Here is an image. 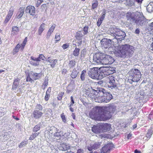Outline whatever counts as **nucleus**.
Segmentation results:
<instances>
[{
    "mask_svg": "<svg viewBox=\"0 0 153 153\" xmlns=\"http://www.w3.org/2000/svg\"><path fill=\"white\" fill-rule=\"evenodd\" d=\"M88 27L87 26H85L83 28V31L84 35H85L87 34L88 33Z\"/></svg>",
    "mask_w": 153,
    "mask_h": 153,
    "instance_id": "obj_49",
    "label": "nucleus"
},
{
    "mask_svg": "<svg viewBox=\"0 0 153 153\" xmlns=\"http://www.w3.org/2000/svg\"><path fill=\"white\" fill-rule=\"evenodd\" d=\"M88 96L89 97L91 98L93 100H94L96 95H95V94H93L92 93H89L88 94Z\"/></svg>",
    "mask_w": 153,
    "mask_h": 153,
    "instance_id": "obj_52",
    "label": "nucleus"
},
{
    "mask_svg": "<svg viewBox=\"0 0 153 153\" xmlns=\"http://www.w3.org/2000/svg\"><path fill=\"white\" fill-rule=\"evenodd\" d=\"M40 128V125L39 124H38L34 127L33 129V131L34 132L36 133L38 130H39Z\"/></svg>",
    "mask_w": 153,
    "mask_h": 153,
    "instance_id": "obj_41",
    "label": "nucleus"
},
{
    "mask_svg": "<svg viewBox=\"0 0 153 153\" xmlns=\"http://www.w3.org/2000/svg\"><path fill=\"white\" fill-rule=\"evenodd\" d=\"M70 146L67 143H63L60 147L59 149L63 151L67 150L70 148Z\"/></svg>",
    "mask_w": 153,
    "mask_h": 153,
    "instance_id": "obj_25",
    "label": "nucleus"
},
{
    "mask_svg": "<svg viewBox=\"0 0 153 153\" xmlns=\"http://www.w3.org/2000/svg\"><path fill=\"white\" fill-rule=\"evenodd\" d=\"M20 79L17 78L14 80V82L12 85V89L13 90H16L19 84Z\"/></svg>",
    "mask_w": 153,
    "mask_h": 153,
    "instance_id": "obj_22",
    "label": "nucleus"
},
{
    "mask_svg": "<svg viewBox=\"0 0 153 153\" xmlns=\"http://www.w3.org/2000/svg\"><path fill=\"white\" fill-rule=\"evenodd\" d=\"M115 69L114 68L111 67L109 66L101 68V70L102 72V73L103 74L104 77L106 75L109 76L111 74H113L115 71Z\"/></svg>",
    "mask_w": 153,
    "mask_h": 153,
    "instance_id": "obj_9",
    "label": "nucleus"
},
{
    "mask_svg": "<svg viewBox=\"0 0 153 153\" xmlns=\"http://www.w3.org/2000/svg\"><path fill=\"white\" fill-rule=\"evenodd\" d=\"M100 146V144L98 143H95L93 144V143H92L88 146V149L91 151L93 149H95L98 148Z\"/></svg>",
    "mask_w": 153,
    "mask_h": 153,
    "instance_id": "obj_17",
    "label": "nucleus"
},
{
    "mask_svg": "<svg viewBox=\"0 0 153 153\" xmlns=\"http://www.w3.org/2000/svg\"><path fill=\"white\" fill-rule=\"evenodd\" d=\"M79 73V71L76 68H74L71 74V76L72 78H75L77 76Z\"/></svg>",
    "mask_w": 153,
    "mask_h": 153,
    "instance_id": "obj_27",
    "label": "nucleus"
},
{
    "mask_svg": "<svg viewBox=\"0 0 153 153\" xmlns=\"http://www.w3.org/2000/svg\"><path fill=\"white\" fill-rule=\"evenodd\" d=\"M55 39H56V41H58L60 39V36L59 34H56L55 35Z\"/></svg>",
    "mask_w": 153,
    "mask_h": 153,
    "instance_id": "obj_54",
    "label": "nucleus"
},
{
    "mask_svg": "<svg viewBox=\"0 0 153 153\" xmlns=\"http://www.w3.org/2000/svg\"><path fill=\"white\" fill-rule=\"evenodd\" d=\"M104 108H105V110L107 111L108 113H110L111 115L114 112L116 109L115 106L113 105Z\"/></svg>",
    "mask_w": 153,
    "mask_h": 153,
    "instance_id": "obj_18",
    "label": "nucleus"
},
{
    "mask_svg": "<svg viewBox=\"0 0 153 153\" xmlns=\"http://www.w3.org/2000/svg\"><path fill=\"white\" fill-rule=\"evenodd\" d=\"M71 103L70 104V106H71L73 105V104H74V100L72 96L71 97Z\"/></svg>",
    "mask_w": 153,
    "mask_h": 153,
    "instance_id": "obj_58",
    "label": "nucleus"
},
{
    "mask_svg": "<svg viewBox=\"0 0 153 153\" xmlns=\"http://www.w3.org/2000/svg\"><path fill=\"white\" fill-rule=\"evenodd\" d=\"M40 134L39 132L32 133L29 137V139L30 140H34L37 136Z\"/></svg>",
    "mask_w": 153,
    "mask_h": 153,
    "instance_id": "obj_34",
    "label": "nucleus"
},
{
    "mask_svg": "<svg viewBox=\"0 0 153 153\" xmlns=\"http://www.w3.org/2000/svg\"><path fill=\"white\" fill-rule=\"evenodd\" d=\"M111 149L110 144H107L106 146L102 148L100 150L102 153H107L109 152Z\"/></svg>",
    "mask_w": 153,
    "mask_h": 153,
    "instance_id": "obj_21",
    "label": "nucleus"
},
{
    "mask_svg": "<svg viewBox=\"0 0 153 153\" xmlns=\"http://www.w3.org/2000/svg\"><path fill=\"white\" fill-rule=\"evenodd\" d=\"M103 59H102V64L105 65L111 64L114 61V59L111 56L103 53Z\"/></svg>",
    "mask_w": 153,
    "mask_h": 153,
    "instance_id": "obj_10",
    "label": "nucleus"
},
{
    "mask_svg": "<svg viewBox=\"0 0 153 153\" xmlns=\"http://www.w3.org/2000/svg\"><path fill=\"white\" fill-rule=\"evenodd\" d=\"M111 127V125L110 124L105 123L100 125V128L101 131L106 132L107 131H110Z\"/></svg>",
    "mask_w": 153,
    "mask_h": 153,
    "instance_id": "obj_16",
    "label": "nucleus"
},
{
    "mask_svg": "<svg viewBox=\"0 0 153 153\" xmlns=\"http://www.w3.org/2000/svg\"><path fill=\"white\" fill-rule=\"evenodd\" d=\"M20 47V45L19 44H18L15 48L13 49V55L17 53L18 52Z\"/></svg>",
    "mask_w": 153,
    "mask_h": 153,
    "instance_id": "obj_32",
    "label": "nucleus"
},
{
    "mask_svg": "<svg viewBox=\"0 0 153 153\" xmlns=\"http://www.w3.org/2000/svg\"><path fill=\"white\" fill-rule=\"evenodd\" d=\"M91 88L93 91L95 92H94L95 94H96V92L97 93V95H96L95 97L94 100V101L95 102H104V101H105V100H104V98L103 95L102 96L99 95L98 94V92H97V91L93 89L92 88Z\"/></svg>",
    "mask_w": 153,
    "mask_h": 153,
    "instance_id": "obj_13",
    "label": "nucleus"
},
{
    "mask_svg": "<svg viewBox=\"0 0 153 153\" xmlns=\"http://www.w3.org/2000/svg\"><path fill=\"white\" fill-rule=\"evenodd\" d=\"M152 41H153V42L151 44V48H150V50L153 51V37L152 38Z\"/></svg>",
    "mask_w": 153,
    "mask_h": 153,
    "instance_id": "obj_64",
    "label": "nucleus"
},
{
    "mask_svg": "<svg viewBox=\"0 0 153 153\" xmlns=\"http://www.w3.org/2000/svg\"><path fill=\"white\" fill-rule=\"evenodd\" d=\"M76 62L74 60H71L69 61L68 65L66 66L67 68L71 69L75 67L76 64Z\"/></svg>",
    "mask_w": 153,
    "mask_h": 153,
    "instance_id": "obj_24",
    "label": "nucleus"
},
{
    "mask_svg": "<svg viewBox=\"0 0 153 153\" xmlns=\"http://www.w3.org/2000/svg\"><path fill=\"white\" fill-rule=\"evenodd\" d=\"M31 74L34 80L38 79L41 77V74L40 73L38 74L37 73H34L33 72H32Z\"/></svg>",
    "mask_w": 153,
    "mask_h": 153,
    "instance_id": "obj_30",
    "label": "nucleus"
},
{
    "mask_svg": "<svg viewBox=\"0 0 153 153\" xmlns=\"http://www.w3.org/2000/svg\"><path fill=\"white\" fill-rule=\"evenodd\" d=\"M80 49L78 48H75L73 52V54L74 56H77L79 55Z\"/></svg>",
    "mask_w": 153,
    "mask_h": 153,
    "instance_id": "obj_40",
    "label": "nucleus"
},
{
    "mask_svg": "<svg viewBox=\"0 0 153 153\" xmlns=\"http://www.w3.org/2000/svg\"><path fill=\"white\" fill-rule=\"evenodd\" d=\"M86 53V50L85 49H83L81 53L80 59L81 60H83L85 59V55Z\"/></svg>",
    "mask_w": 153,
    "mask_h": 153,
    "instance_id": "obj_38",
    "label": "nucleus"
},
{
    "mask_svg": "<svg viewBox=\"0 0 153 153\" xmlns=\"http://www.w3.org/2000/svg\"><path fill=\"white\" fill-rule=\"evenodd\" d=\"M45 24L44 23H42L40 25L38 31L39 35H41L42 33L44 30L45 29Z\"/></svg>",
    "mask_w": 153,
    "mask_h": 153,
    "instance_id": "obj_31",
    "label": "nucleus"
},
{
    "mask_svg": "<svg viewBox=\"0 0 153 153\" xmlns=\"http://www.w3.org/2000/svg\"><path fill=\"white\" fill-rule=\"evenodd\" d=\"M128 20L138 26H143L146 23L145 18L141 12H128L126 15Z\"/></svg>",
    "mask_w": 153,
    "mask_h": 153,
    "instance_id": "obj_3",
    "label": "nucleus"
},
{
    "mask_svg": "<svg viewBox=\"0 0 153 153\" xmlns=\"http://www.w3.org/2000/svg\"><path fill=\"white\" fill-rule=\"evenodd\" d=\"M13 9L12 8H10L4 21V22L5 23H7L13 15Z\"/></svg>",
    "mask_w": 153,
    "mask_h": 153,
    "instance_id": "obj_19",
    "label": "nucleus"
},
{
    "mask_svg": "<svg viewBox=\"0 0 153 153\" xmlns=\"http://www.w3.org/2000/svg\"><path fill=\"white\" fill-rule=\"evenodd\" d=\"M102 21H103L102 20L100 19H98V21L97 22V25L98 26H100V25L101 24Z\"/></svg>",
    "mask_w": 153,
    "mask_h": 153,
    "instance_id": "obj_57",
    "label": "nucleus"
},
{
    "mask_svg": "<svg viewBox=\"0 0 153 153\" xmlns=\"http://www.w3.org/2000/svg\"><path fill=\"white\" fill-rule=\"evenodd\" d=\"M35 8L34 6H28L26 7L25 12L27 13H29L32 16L35 15Z\"/></svg>",
    "mask_w": 153,
    "mask_h": 153,
    "instance_id": "obj_15",
    "label": "nucleus"
},
{
    "mask_svg": "<svg viewBox=\"0 0 153 153\" xmlns=\"http://www.w3.org/2000/svg\"><path fill=\"white\" fill-rule=\"evenodd\" d=\"M27 37L25 38L24 39V40L23 41L22 43L21 44V46H22V47H21V48L23 50V48H24L26 45V43L27 42Z\"/></svg>",
    "mask_w": 153,
    "mask_h": 153,
    "instance_id": "obj_48",
    "label": "nucleus"
},
{
    "mask_svg": "<svg viewBox=\"0 0 153 153\" xmlns=\"http://www.w3.org/2000/svg\"><path fill=\"white\" fill-rule=\"evenodd\" d=\"M43 113L37 110L33 111L32 114V117L34 118L38 119L40 118L43 115Z\"/></svg>",
    "mask_w": 153,
    "mask_h": 153,
    "instance_id": "obj_14",
    "label": "nucleus"
},
{
    "mask_svg": "<svg viewBox=\"0 0 153 153\" xmlns=\"http://www.w3.org/2000/svg\"><path fill=\"white\" fill-rule=\"evenodd\" d=\"M100 43L102 47L106 49L111 46V40L110 39H104L101 40Z\"/></svg>",
    "mask_w": 153,
    "mask_h": 153,
    "instance_id": "obj_12",
    "label": "nucleus"
},
{
    "mask_svg": "<svg viewBox=\"0 0 153 153\" xmlns=\"http://www.w3.org/2000/svg\"><path fill=\"white\" fill-rule=\"evenodd\" d=\"M103 53H98L96 54L94 56L93 58V61L98 64H102V59Z\"/></svg>",
    "mask_w": 153,
    "mask_h": 153,
    "instance_id": "obj_11",
    "label": "nucleus"
},
{
    "mask_svg": "<svg viewBox=\"0 0 153 153\" xmlns=\"http://www.w3.org/2000/svg\"><path fill=\"white\" fill-rule=\"evenodd\" d=\"M106 14V12L105 10H104L101 16H100V19L103 20L105 17V14Z\"/></svg>",
    "mask_w": 153,
    "mask_h": 153,
    "instance_id": "obj_51",
    "label": "nucleus"
},
{
    "mask_svg": "<svg viewBox=\"0 0 153 153\" xmlns=\"http://www.w3.org/2000/svg\"><path fill=\"white\" fill-rule=\"evenodd\" d=\"M33 61H30V63L32 65L35 66H37L39 65V61H34L33 60Z\"/></svg>",
    "mask_w": 153,
    "mask_h": 153,
    "instance_id": "obj_43",
    "label": "nucleus"
},
{
    "mask_svg": "<svg viewBox=\"0 0 153 153\" xmlns=\"http://www.w3.org/2000/svg\"><path fill=\"white\" fill-rule=\"evenodd\" d=\"M67 70L65 69H63L62 71V73L63 74H65L67 72Z\"/></svg>",
    "mask_w": 153,
    "mask_h": 153,
    "instance_id": "obj_63",
    "label": "nucleus"
},
{
    "mask_svg": "<svg viewBox=\"0 0 153 153\" xmlns=\"http://www.w3.org/2000/svg\"><path fill=\"white\" fill-rule=\"evenodd\" d=\"M27 140H25L22 142L19 145V148H22L23 146L26 145L27 143Z\"/></svg>",
    "mask_w": 153,
    "mask_h": 153,
    "instance_id": "obj_46",
    "label": "nucleus"
},
{
    "mask_svg": "<svg viewBox=\"0 0 153 153\" xmlns=\"http://www.w3.org/2000/svg\"><path fill=\"white\" fill-rule=\"evenodd\" d=\"M54 136L57 137L58 139H60L61 136H63V135H62L61 132L59 131V132H56L54 134Z\"/></svg>",
    "mask_w": 153,
    "mask_h": 153,
    "instance_id": "obj_47",
    "label": "nucleus"
},
{
    "mask_svg": "<svg viewBox=\"0 0 153 153\" xmlns=\"http://www.w3.org/2000/svg\"><path fill=\"white\" fill-rule=\"evenodd\" d=\"M3 136L4 137V139L5 140H7L9 137V135L8 134V133L7 132L4 133V134Z\"/></svg>",
    "mask_w": 153,
    "mask_h": 153,
    "instance_id": "obj_53",
    "label": "nucleus"
},
{
    "mask_svg": "<svg viewBox=\"0 0 153 153\" xmlns=\"http://www.w3.org/2000/svg\"><path fill=\"white\" fill-rule=\"evenodd\" d=\"M69 45L68 44H64L62 45V47L63 49H65L67 48H68V47Z\"/></svg>",
    "mask_w": 153,
    "mask_h": 153,
    "instance_id": "obj_60",
    "label": "nucleus"
},
{
    "mask_svg": "<svg viewBox=\"0 0 153 153\" xmlns=\"http://www.w3.org/2000/svg\"><path fill=\"white\" fill-rule=\"evenodd\" d=\"M61 117L62 119L63 122L64 123H65L66 120L64 113H63L61 114Z\"/></svg>",
    "mask_w": 153,
    "mask_h": 153,
    "instance_id": "obj_55",
    "label": "nucleus"
},
{
    "mask_svg": "<svg viewBox=\"0 0 153 153\" xmlns=\"http://www.w3.org/2000/svg\"><path fill=\"white\" fill-rule=\"evenodd\" d=\"M86 73L85 71L83 70L80 76V78L81 80L82 81H84L85 78V75Z\"/></svg>",
    "mask_w": 153,
    "mask_h": 153,
    "instance_id": "obj_39",
    "label": "nucleus"
},
{
    "mask_svg": "<svg viewBox=\"0 0 153 153\" xmlns=\"http://www.w3.org/2000/svg\"><path fill=\"white\" fill-rule=\"evenodd\" d=\"M100 125L99 126H94L92 127L91 130L93 132L95 133H98L101 131V130H100Z\"/></svg>",
    "mask_w": 153,
    "mask_h": 153,
    "instance_id": "obj_26",
    "label": "nucleus"
},
{
    "mask_svg": "<svg viewBox=\"0 0 153 153\" xmlns=\"http://www.w3.org/2000/svg\"><path fill=\"white\" fill-rule=\"evenodd\" d=\"M45 58V57L42 54H40L39 55V57L38 58H35L33 56H31L30 57L31 59L32 60H33L34 61H39V62L40 61V59L44 60Z\"/></svg>",
    "mask_w": 153,
    "mask_h": 153,
    "instance_id": "obj_23",
    "label": "nucleus"
},
{
    "mask_svg": "<svg viewBox=\"0 0 153 153\" xmlns=\"http://www.w3.org/2000/svg\"><path fill=\"white\" fill-rule=\"evenodd\" d=\"M101 68L98 70L97 68H94L89 71L88 74L91 78L97 79H101L104 77Z\"/></svg>",
    "mask_w": 153,
    "mask_h": 153,
    "instance_id": "obj_6",
    "label": "nucleus"
},
{
    "mask_svg": "<svg viewBox=\"0 0 153 153\" xmlns=\"http://www.w3.org/2000/svg\"><path fill=\"white\" fill-rule=\"evenodd\" d=\"M91 118L100 121H105L110 119L112 116L111 114L105 110L104 107L96 106L93 108L89 114Z\"/></svg>",
    "mask_w": 153,
    "mask_h": 153,
    "instance_id": "obj_1",
    "label": "nucleus"
},
{
    "mask_svg": "<svg viewBox=\"0 0 153 153\" xmlns=\"http://www.w3.org/2000/svg\"><path fill=\"white\" fill-rule=\"evenodd\" d=\"M83 35L81 32H78L76 33V37L79 40H81L82 39Z\"/></svg>",
    "mask_w": 153,
    "mask_h": 153,
    "instance_id": "obj_36",
    "label": "nucleus"
},
{
    "mask_svg": "<svg viewBox=\"0 0 153 153\" xmlns=\"http://www.w3.org/2000/svg\"><path fill=\"white\" fill-rule=\"evenodd\" d=\"M73 89V85L71 84H69L67 88V92L68 93H69L72 91Z\"/></svg>",
    "mask_w": 153,
    "mask_h": 153,
    "instance_id": "obj_37",
    "label": "nucleus"
},
{
    "mask_svg": "<svg viewBox=\"0 0 153 153\" xmlns=\"http://www.w3.org/2000/svg\"><path fill=\"white\" fill-rule=\"evenodd\" d=\"M50 96V94H47L46 93V95L45 97V100L47 101L49 99V97Z\"/></svg>",
    "mask_w": 153,
    "mask_h": 153,
    "instance_id": "obj_59",
    "label": "nucleus"
},
{
    "mask_svg": "<svg viewBox=\"0 0 153 153\" xmlns=\"http://www.w3.org/2000/svg\"><path fill=\"white\" fill-rule=\"evenodd\" d=\"M105 82L108 88L112 89L116 87L117 85L115 82L114 78L112 75L108 76L106 78Z\"/></svg>",
    "mask_w": 153,
    "mask_h": 153,
    "instance_id": "obj_8",
    "label": "nucleus"
},
{
    "mask_svg": "<svg viewBox=\"0 0 153 153\" xmlns=\"http://www.w3.org/2000/svg\"><path fill=\"white\" fill-rule=\"evenodd\" d=\"M51 87H49L47 90V91L46 92V93L47 94H50V93L51 92Z\"/></svg>",
    "mask_w": 153,
    "mask_h": 153,
    "instance_id": "obj_61",
    "label": "nucleus"
},
{
    "mask_svg": "<svg viewBox=\"0 0 153 153\" xmlns=\"http://www.w3.org/2000/svg\"><path fill=\"white\" fill-rule=\"evenodd\" d=\"M56 26V25L55 24H53L52 26L49 28V30L47 33L46 35V38L48 39L51 34L53 32Z\"/></svg>",
    "mask_w": 153,
    "mask_h": 153,
    "instance_id": "obj_20",
    "label": "nucleus"
},
{
    "mask_svg": "<svg viewBox=\"0 0 153 153\" xmlns=\"http://www.w3.org/2000/svg\"><path fill=\"white\" fill-rule=\"evenodd\" d=\"M48 77H45L44 82L43 83L42 85V88L45 89L46 87L48 85Z\"/></svg>",
    "mask_w": 153,
    "mask_h": 153,
    "instance_id": "obj_35",
    "label": "nucleus"
},
{
    "mask_svg": "<svg viewBox=\"0 0 153 153\" xmlns=\"http://www.w3.org/2000/svg\"><path fill=\"white\" fill-rule=\"evenodd\" d=\"M31 75V74H29L28 76L27 77L26 81L27 82H32L33 81L32 79L30 77V76Z\"/></svg>",
    "mask_w": 153,
    "mask_h": 153,
    "instance_id": "obj_56",
    "label": "nucleus"
},
{
    "mask_svg": "<svg viewBox=\"0 0 153 153\" xmlns=\"http://www.w3.org/2000/svg\"><path fill=\"white\" fill-rule=\"evenodd\" d=\"M152 134V129H149L148 130L146 135V137L147 138H150Z\"/></svg>",
    "mask_w": 153,
    "mask_h": 153,
    "instance_id": "obj_42",
    "label": "nucleus"
},
{
    "mask_svg": "<svg viewBox=\"0 0 153 153\" xmlns=\"http://www.w3.org/2000/svg\"><path fill=\"white\" fill-rule=\"evenodd\" d=\"M147 10L149 13H151L153 11V2H150L147 7Z\"/></svg>",
    "mask_w": 153,
    "mask_h": 153,
    "instance_id": "obj_29",
    "label": "nucleus"
},
{
    "mask_svg": "<svg viewBox=\"0 0 153 153\" xmlns=\"http://www.w3.org/2000/svg\"><path fill=\"white\" fill-rule=\"evenodd\" d=\"M128 76V81L131 83L133 82H137L141 77V74L140 71L137 69H132L127 74Z\"/></svg>",
    "mask_w": 153,
    "mask_h": 153,
    "instance_id": "obj_5",
    "label": "nucleus"
},
{
    "mask_svg": "<svg viewBox=\"0 0 153 153\" xmlns=\"http://www.w3.org/2000/svg\"><path fill=\"white\" fill-rule=\"evenodd\" d=\"M57 60L56 59H53L52 60H51V67L53 68H54L55 66V65L57 63Z\"/></svg>",
    "mask_w": 153,
    "mask_h": 153,
    "instance_id": "obj_44",
    "label": "nucleus"
},
{
    "mask_svg": "<svg viewBox=\"0 0 153 153\" xmlns=\"http://www.w3.org/2000/svg\"><path fill=\"white\" fill-rule=\"evenodd\" d=\"M98 94L99 95H103L104 98V102H108L112 98V95L109 93L107 92L104 89L101 88L98 92Z\"/></svg>",
    "mask_w": 153,
    "mask_h": 153,
    "instance_id": "obj_7",
    "label": "nucleus"
},
{
    "mask_svg": "<svg viewBox=\"0 0 153 153\" xmlns=\"http://www.w3.org/2000/svg\"><path fill=\"white\" fill-rule=\"evenodd\" d=\"M149 26L151 30L153 32V22L150 23Z\"/></svg>",
    "mask_w": 153,
    "mask_h": 153,
    "instance_id": "obj_62",
    "label": "nucleus"
},
{
    "mask_svg": "<svg viewBox=\"0 0 153 153\" xmlns=\"http://www.w3.org/2000/svg\"><path fill=\"white\" fill-rule=\"evenodd\" d=\"M42 109V106L40 104H37L35 108V110H38L41 111Z\"/></svg>",
    "mask_w": 153,
    "mask_h": 153,
    "instance_id": "obj_50",
    "label": "nucleus"
},
{
    "mask_svg": "<svg viewBox=\"0 0 153 153\" xmlns=\"http://www.w3.org/2000/svg\"><path fill=\"white\" fill-rule=\"evenodd\" d=\"M19 28L17 26H13L12 27L11 35L14 36L17 35L19 32Z\"/></svg>",
    "mask_w": 153,
    "mask_h": 153,
    "instance_id": "obj_28",
    "label": "nucleus"
},
{
    "mask_svg": "<svg viewBox=\"0 0 153 153\" xmlns=\"http://www.w3.org/2000/svg\"><path fill=\"white\" fill-rule=\"evenodd\" d=\"M107 33L108 34L113 36L114 39L120 40L123 39L126 36L124 32L114 26L109 28Z\"/></svg>",
    "mask_w": 153,
    "mask_h": 153,
    "instance_id": "obj_4",
    "label": "nucleus"
},
{
    "mask_svg": "<svg viewBox=\"0 0 153 153\" xmlns=\"http://www.w3.org/2000/svg\"><path fill=\"white\" fill-rule=\"evenodd\" d=\"M24 9L22 8H20L19 10V11L18 13L17 18L18 19L21 18L24 14Z\"/></svg>",
    "mask_w": 153,
    "mask_h": 153,
    "instance_id": "obj_33",
    "label": "nucleus"
},
{
    "mask_svg": "<svg viewBox=\"0 0 153 153\" xmlns=\"http://www.w3.org/2000/svg\"><path fill=\"white\" fill-rule=\"evenodd\" d=\"M98 5V2L97 0L94 1V2L92 4V8L94 9L97 7Z\"/></svg>",
    "mask_w": 153,
    "mask_h": 153,
    "instance_id": "obj_45",
    "label": "nucleus"
},
{
    "mask_svg": "<svg viewBox=\"0 0 153 153\" xmlns=\"http://www.w3.org/2000/svg\"><path fill=\"white\" fill-rule=\"evenodd\" d=\"M117 50L114 54L117 57L125 58L126 57H131L134 52V48L128 44L115 46Z\"/></svg>",
    "mask_w": 153,
    "mask_h": 153,
    "instance_id": "obj_2",
    "label": "nucleus"
}]
</instances>
